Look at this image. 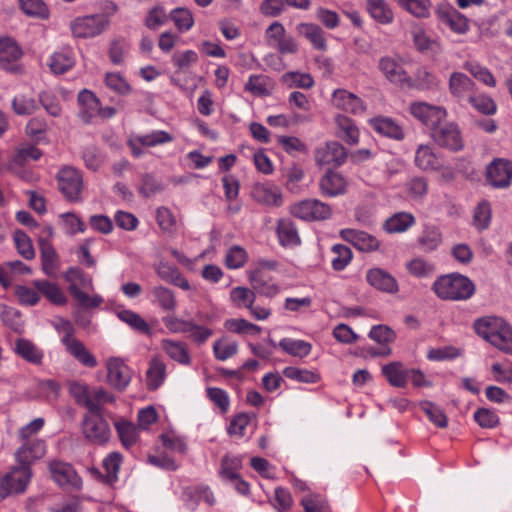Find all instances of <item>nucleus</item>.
<instances>
[{"mask_svg":"<svg viewBox=\"0 0 512 512\" xmlns=\"http://www.w3.org/2000/svg\"><path fill=\"white\" fill-rule=\"evenodd\" d=\"M478 336L500 351L512 355V327L498 316H484L474 322Z\"/></svg>","mask_w":512,"mask_h":512,"instance_id":"1","label":"nucleus"},{"mask_svg":"<svg viewBox=\"0 0 512 512\" xmlns=\"http://www.w3.org/2000/svg\"><path fill=\"white\" fill-rule=\"evenodd\" d=\"M44 455L43 450H16L15 459L18 465L3 474L11 495L23 494L32 478L31 464Z\"/></svg>","mask_w":512,"mask_h":512,"instance_id":"2","label":"nucleus"},{"mask_svg":"<svg viewBox=\"0 0 512 512\" xmlns=\"http://www.w3.org/2000/svg\"><path fill=\"white\" fill-rule=\"evenodd\" d=\"M432 289L442 300L461 301L472 297L475 285L468 277L452 273L439 277Z\"/></svg>","mask_w":512,"mask_h":512,"instance_id":"3","label":"nucleus"},{"mask_svg":"<svg viewBox=\"0 0 512 512\" xmlns=\"http://www.w3.org/2000/svg\"><path fill=\"white\" fill-rule=\"evenodd\" d=\"M290 213L305 221H322L331 217L332 208L318 199H305L293 204Z\"/></svg>","mask_w":512,"mask_h":512,"instance_id":"4","label":"nucleus"},{"mask_svg":"<svg viewBox=\"0 0 512 512\" xmlns=\"http://www.w3.org/2000/svg\"><path fill=\"white\" fill-rule=\"evenodd\" d=\"M109 26V19L102 14L88 15L74 19L70 28L77 38L96 37L103 33Z\"/></svg>","mask_w":512,"mask_h":512,"instance_id":"5","label":"nucleus"},{"mask_svg":"<svg viewBox=\"0 0 512 512\" xmlns=\"http://www.w3.org/2000/svg\"><path fill=\"white\" fill-rule=\"evenodd\" d=\"M313 155L317 166L331 165L334 168L342 166L348 158L347 150L337 141L320 144L315 148Z\"/></svg>","mask_w":512,"mask_h":512,"instance_id":"6","label":"nucleus"},{"mask_svg":"<svg viewBox=\"0 0 512 512\" xmlns=\"http://www.w3.org/2000/svg\"><path fill=\"white\" fill-rule=\"evenodd\" d=\"M58 187L66 200L70 202H80L83 189V178L81 173L72 168L65 167L57 175Z\"/></svg>","mask_w":512,"mask_h":512,"instance_id":"7","label":"nucleus"},{"mask_svg":"<svg viewBox=\"0 0 512 512\" xmlns=\"http://www.w3.org/2000/svg\"><path fill=\"white\" fill-rule=\"evenodd\" d=\"M431 137L437 145L453 152L463 149L461 131L455 123H440L431 131Z\"/></svg>","mask_w":512,"mask_h":512,"instance_id":"8","label":"nucleus"},{"mask_svg":"<svg viewBox=\"0 0 512 512\" xmlns=\"http://www.w3.org/2000/svg\"><path fill=\"white\" fill-rule=\"evenodd\" d=\"M83 433L95 445H104L110 435L103 413H87L83 419Z\"/></svg>","mask_w":512,"mask_h":512,"instance_id":"9","label":"nucleus"},{"mask_svg":"<svg viewBox=\"0 0 512 512\" xmlns=\"http://www.w3.org/2000/svg\"><path fill=\"white\" fill-rule=\"evenodd\" d=\"M49 471L58 485L75 490L82 488V479L71 464L53 460L49 462Z\"/></svg>","mask_w":512,"mask_h":512,"instance_id":"10","label":"nucleus"},{"mask_svg":"<svg viewBox=\"0 0 512 512\" xmlns=\"http://www.w3.org/2000/svg\"><path fill=\"white\" fill-rule=\"evenodd\" d=\"M486 181L494 188H507L512 182V161L497 158L486 169Z\"/></svg>","mask_w":512,"mask_h":512,"instance_id":"11","label":"nucleus"},{"mask_svg":"<svg viewBox=\"0 0 512 512\" xmlns=\"http://www.w3.org/2000/svg\"><path fill=\"white\" fill-rule=\"evenodd\" d=\"M410 113L429 127L431 131L446 118V110L440 106L430 105L426 102H414L410 105Z\"/></svg>","mask_w":512,"mask_h":512,"instance_id":"12","label":"nucleus"},{"mask_svg":"<svg viewBox=\"0 0 512 512\" xmlns=\"http://www.w3.org/2000/svg\"><path fill=\"white\" fill-rule=\"evenodd\" d=\"M348 181L338 171L328 169L319 179L318 188L322 196L335 198L347 192Z\"/></svg>","mask_w":512,"mask_h":512,"instance_id":"13","label":"nucleus"},{"mask_svg":"<svg viewBox=\"0 0 512 512\" xmlns=\"http://www.w3.org/2000/svg\"><path fill=\"white\" fill-rule=\"evenodd\" d=\"M378 69L391 83L405 87L410 85V76L396 58L383 56L378 61Z\"/></svg>","mask_w":512,"mask_h":512,"instance_id":"14","label":"nucleus"},{"mask_svg":"<svg viewBox=\"0 0 512 512\" xmlns=\"http://www.w3.org/2000/svg\"><path fill=\"white\" fill-rule=\"evenodd\" d=\"M107 381L115 389L124 390L131 381V370L120 358L107 361Z\"/></svg>","mask_w":512,"mask_h":512,"instance_id":"15","label":"nucleus"},{"mask_svg":"<svg viewBox=\"0 0 512 512\" xmlns=\"http://www.w3.org/2000/svg\"><path fill=\"white\" fill-rule=\"evenodd\" d=\"M251 197L257 203L265 206L280 207L283 197L280 190L269 183H256L251 190Z\"/></svg>","mask_w":512,"mask_h":512,"instance_id":"16","label":"nucleus"},{"mask_svg":"<svg viewBox=\"0 0 512 512\" xmlns=\"http://www.w3.org/2000/svg\"><path fill=\"white\" fill-rule=\"evenodd\" d=\"M367 282L375 289L395 294L399 291V285L395 277L381 268L369 269L366 273Z\"/></svg>","mask_w":512,"mask_h":512,"instance_id":"17","label":"nucleus"},{"mask_svg":"<svg viewBox=\"0 0 512 512\" xmlns=\"http://www.w3.org/2000/svg\"><path fill=\"white\" fill-rule=\"evenodd\" d=\"M340 236L347 242L351 243L356 249L363 252L375 251L379 248V241L371 234L365 231L355 229H343Z\"/></svg>","mask_w":512,"mask_h":512,"instance_id":"18","label":"nucleus"},{"mask_svg":"<svg viewBox=\"0 0 512 512\" xmlns=\"http://www.w3.org/2000/svg\"><path fill=\"white\" fill-rule=\"evenodd\" d=\"M370 127L378 134L401 141L405 134L402 127L392 118L387 116H375L368 120Z\"/></svg>","mask_w":512,"mask_h":512,"instance_id":"19","label":"nucleus"},{"mask_svg":"<svg viewBox=\"0 0 512 512\" xmlns=\"http://www.w3.org/2000/svg\"><path fill=\"white\" fill-rule=\"evenodd\" d=\"M14 353L26 362L40 366L43 363L44 351L27 338H17L13 347Z\"/></svg>","mask_w":512,"mask_h":512,"instance_id":"20","label":"nucleus"},{"mask_svg":"<svg viewBox=\"0 0 512 512\" xmlns=\"http://www.w3.org/2000/svg\"><path fill=\"white\" fill-rule=\"evenodd\" d=\"M333 105L343 111L358 114L365 111V105L361 98L344 89H337L332 97Z\"/></svg>","mask_w":512,"mask_h":512,"instance_id":"21","label":"nucleus"},{"mask_svg":"<svg viewBox=\"0 0 512 512\" xmlns=\"http://www.w3.org/2000/svg\"><path fill=\"white\" fill-rule=\"evenodd\" d=\"M443 242V234L440 228L434 224H424L417 237L419 249L425 253L435 251Z\"/></svg>","mask_w":512,"mask_h":512,"instance_id":"22","label":"nucleus"},{"mask_svg":"<svg viewBox=\"0 0 512 512\" xmlns=\"http://www.w3.org/2000/svg\"><path fill=\"white\" fill-rule=\"evenodd\" d=\"M476 85L467 75L461 72H453L449 78V92L459 100L475 93Z\"/></svg>","mask_w":512,"mask_h":512,"instance_id":"23","label":"nucleus"},{"mask_svg":"<svg viewBox=\"0 0 512 512\" xmlns=\"http://www.w3.org/2000/svg\"><path fill=\"white\" fill-rule=\"evenodd\" d=\"M22 56L17 43L10 38L0 39V67L7 71L15 69V62Z\"/></svg>","mask_w":512,"mask_h":512,"instance_id":"24","label":"nucleus"},{"mask_svg":"<svg viewBox=\"0 0 512 512\" xmlns=\"http://www.w3.org/2000/svg\"><path fill=\"white\" fill-rule=\"evenodd\" d=\"M299 35L307 39L314 49L319 51L327 50V41L323 29L314 23H300L297 25Z\"/></svg>","mask_w":512,"mask_h":512,"instance_id":"25","label":"nucleus"},{"mask_svg":"<svg viewBox=\"0 0 512 512\" xmlns=\"http://www.w3.org/2000/svg\"><path fill=\"white\" fill-rule=\"evenodd\" d=\"M161 348L173 361L184 366L191 364V356L185 342L163 339Z\"/></svg>","mask_w":512,"mask_h":512,"instance_id":"26","label":"nucleus"},{"mask_svg":"<svg viewBox=\"0 0 512 512\" xmlns=\"http://www.w3.org/2000/svg\"><path fill=\"white\" fill-rule=\"evenodd\" d=\"M78 104L80 106L79 116L80 118L89 123L91 119L97 115V111L100 110V101L96 95L89 90H82L78 94Z\"/></svg>","mask_w":512,"mask_h":512,"instance_id":"27","label":"nucleus"},{"mask_svg":"<svg viewBox=\"0 0 512 512\" xmlns=\"http://www.w3.org/2000/svg\"><path fill=\"white\" fill-rule=\"evenodd\" d=\"M415 165L421 170H438L441 167L439 157L430 145L421 144L415 151Z\"/></svg>","mask_w":512,"mask_h":512,"instance_id":"28","label":"nucleus"},{"mask_svg":"<svg viewBox=\"0 0 512 512\" xmlns=\"http://www.w3.org/2000/svg\"><path fill=\"white\" fill-rule=\"evenodd\" d=\"M438 16L442 23L449 26V28L456 33L463 34L469 29L467 18L454 8L447 7L440 9Z\"/></svg>","mask_w":512,"mask_h":512,"instance_id":"29","label":"nucleus"},{"mask_svg":"<svg viewBox=\"0 0 512 512\" xmlns=\"http://www.w3.org/2000/svg\"><path fill=\"white\" fill-rule=\"evenodd\" d=\"M337 136L349 145H356L359 142V129L354 121L344 115L335 117Z\"/></svg>","mask_w":512,"mask_h":512,"instance_id":"30","label":"nucleus"},{"mask_svg":"<svg viewBox=\"0 0 512 512\" xmlns=\"http://www.w3.org/2000/svg\"><path fill=\"white\" fill-rule=\"evenodd\" d=\"M166 378V364L158 357H153L149 361V367L146 371V386L148 390L158 389Z\"/></svg>","mask_w":512,"mask_h":512,"instance_id":"31","label":"nucleus"},{"mask_svg":"<svg viewBox=\"0 0 512 512\" xmlns=\"http://www.w3.org/2000/svg\"><path fill=\"white\" fill-rule=\"evenodd\" d=\"M155 271L163 281L173 284L183 290L190 289L188 280L182 276L177 267L164 262H160L156 266Z\"/></svg>","mask_w":512,"mask_h":512,"instance_id":"32","label":"nucleus"},{"mask_svg":"<svg viewBox=\"0 0 512 512\" xmlns=\"http://www.w3.org/2000/svg\"><path fill=\"white\" fill-rule=\"evenodd\" d=\"M249 281L254 292L266 297H273L279 292V287L272 283L260 269L250 272Z\"/></svg>","mask_w":512,"mask_h":512,"instance_id":"33","label":"nucleus"},{"mask_svg":"<svg viewBox=\"0 0 512 512\" xmlns=\"http://www.w3.org/2000/svg\"><path fill=\"white\" fill-rule=\"evenodd\" d=\"M277 235L280 244L284 247H295L301 243L298 230L292 221L285 219L278 220Z\"/></svg>","mask_w":512,"mask_h":512,"instance_id":"34","label":"nucleus"},{"mask_svg":"<svg viewBox=\"0 0 512 512\" xmlns=\"http://www.w3.org/2000/svg\"><path fill=\"white\" fill-rule=\"evenodd\" d=\"M382 373L394 387H405L408 381V370L398 361L388 363L382 367Z\"/></svg>","mask_w":512,"mask_h":512,"instance_id":"35","label":"nucleus"},{"mask_svg":"<svg viewBox=\"0 0 512 512\" xmlns=\"http://www.w3.org/2000/svg\"><path fill=\"white\" fill-rule=\"evenodd\" d=\"M40 253H41V261H42V269L46 275L52 276L55 271L58 269V255L53 248L52 244L43 239H39Z\"/></svg>","mask_w":512,"mask_h":512,"instance_id":"36","label":"nucleus"},{"mask_svg":"<svg viewBox=\"0 0 512 512\" xmlns=\"http://www.w3.org/2000/svg\"><path fill=\"white\" fill-rule=\"evenodd\" d=\"M153 303L160 307L163 311L174 312L177 307V300L174 292L162 285L154 286L151 289Z\"/></svg>","mask_w":512,"mask_h":512,"instance_id":"37","label":"nucleus"},{"mask_svg":"<svg viewBox=\"0 0 512 512\" xmlns=\"http://www.w3.org/2000/svg\"><path fill=\"white\" fill-rule=\"evenodd\" d=\"M274 82L266 75H251L245 84V90L254 96L265 97L271 94Z\"/></svg>","mask_w":512,"mask_h":512,"instance_id":"38","label":"nucleus"},{"mask_svg":"<svg viewBox=\"0 0 512 512\" xmlns=\"http://www.w3.org/2000/svg\"><path fill=\"white\" fill-rule=\"evenodd\" d=\"M415 224V217L411 213L398 212L389 217L384 223V229L388 233H401Z\"/></svg>","mask_w":512,"mask_h":512,"instance_id":"39","label":"nucleus"},{"mask_svg":"<svg viewBox=\"0 0 512 512\" xmlns=\"http://www.w3.org/2000/svg\"><path fill=\"white\" fill-rule=\"evenodd\" d=\"M69 393L74 398L75 402L83 406L90 413L91 410H96V406L92 403V391L86 384L73 381L69 385Z\"/></svg>","mask_w":512,"mask_h":512,"instance_id":"40","label":"nucleus"},{"mask_svg":"<svg viewBox=\"0 0 512 512\" xmlns=\"http://www.w3.org/2000/svg\"><path fill=\"white\" fill-rule=\"evenodd\" d=\"M39 293L46 297L51 303L63 305L67 299L61 289L54 283L47 280H36L33 282Z\"/></svg>","mask_w":512,"mask_h":512,"instance_id":"41","label":"nucleus"},{"mask_svg":"<svg viewBox=\"0 0 512 512\" xmlns=\"http://www.w3.org/2000/svg\"><path fill=\"white\" fill-rule=\"evenodd\" d=\"M175 451L176 450H155L153 454L148 456V462L162 469L175 470L179 463Z\"/></svg>","mask_w":512,"mask_h":512,"instance_id":"42","label":"nucleus"},{"mask_svg":"<svg viewBox=\"0 0 512 512\" xmlns=\"http://www.w3.org/2000/svg\"><path fill=\"white\" fill-rule=\"evenodd\" d=\"M242 458L227 454L220 463L218 475L223 482L240 475Z\"/></svg>","mask_w":512,"mask_h":512,"instance_id":"43","label":"nucleus"},{"mask_svg":"<svg viewBox=\"0 0 512 512\" xmlns=\"http://www.w3.org/2000/svg\"><path fill=\"white\" fill-rule=\"evenodd\" d=\"M74 63L75 61L71 50L64 49L62 51L55 52L50 57V62L48 65L53 73L63 74L71 69Z\"/></svg>","mask_w":512,"mask_h":512,"instance_id":"44","label":"nucleus"},{"mask_svg":"<svg viewBox=\"0 0 512 512\" xmlns=\"http://www.w3.org/2000/svg\"><path fill=\"white\" fill-rule=\"evenodd\" d=\"M279 347L293 357L304 358L311 353L312 345L304 340L283 338L278 343Z\"/></svg>","mask_w":512,"mask_h":512,"instance_id":"45","label":"nucleus"},{"mask_svg":"<svg viewBox=\"0 0 512 512\" xmlns=\"http://www.w3.org/2000/svg\"><path fill=\"white\" fill-rule=\"evenodd\" d=\"M368 11L373 19L381 24H390L394 15L384 0H368Z\"/></svg>","mask_w":512,"mask_h":512,"instance_id":"46","label":"nucleus"},{"mask_svg":"<svg viewBox=\"0 0 512 512\" xmlns=\"http://www.w3.org/2000/svg\"><path fill=\"white\" fill-rule=\"evenodd\" d=\"M117 317L135 331L145 335L151 334L149 324L138 313L124 309L117 312Z\"/></svg>","mask_w":512,"mask_h":512,"instance_id":"47","label":"nucleus"},{"mask_svg":"<svg viewBox=\"0 0 512 512\" xmlns=\"http://www.w3.org/2000/svg\"><path fill=\"white\" fill-rule=\"evenodd\" d=\"M66 351L85 367L94 368L98 364L95 356L80 340L66 347Z\"/></svg>","mask_w":512,"mask_h":512,"instance_id":"48","label":"nucleus"},{"mask_svg":"<svg viewBox=\"0 0 512 512\" xmlns=\"http://www.w3.org/2000/svg\"><path fill=\"white\" fill-rule=\"evenodd\" d=\"M42 152L33 145H21L15 152L11 163L14 166L24 167L31 161H37L41 158Z\"/></svg>","mask_w":512,"mask_h":512,"instance_id":"49","label":"nucleus"},{"mask_svg":"<svg viewBox=\"0 0 512 512\" xmlns=\"http://www.w3.org/2000/svg\"><path fill=\"white\" fill-rule=\"evenodd\" d=\"M403 10L417 18H427L430 15V0H395Z\"/></svg>","mask_w":512,"mask_h":512,"instance_id":"50","label":"nucleus"},{"mask_svg":"<svg viewBox=\"0 0 512 512\" xmlns=\"http://www.w3.org/2000/svg\"><path fill=\"white\" fill-rule=\"evenodd\" d=\"M438 85L439 79L434 74L425 68H420L417 70L414 79L410 77V85H406L405 87L430 90L436 88Z\"/></svg>","mask_w":512,"mask_h":512,"instance_id":"51","label":"nucleus"},{"mask_svg":"<svg viewBox=\"0 0 512 512\" xmlns=\"http://www.w3.org/2000/svg\"><path fill=\"white\" fill-rule=\"evenodd\" d=\"M331 265L335 271H342L351 262L353 254L351 249L343 244H335L332 246Z\"/></svg>","mask_w":512,"mask_h":512,"instance_id":"52","label":"nucleus"},{"mask_svg":"<svg viewBox=\"0 0 512 512\" xmlns=\"http://www.w3.org/2000/svg\"><path fill=\"white\" fill-rule=\"evenodd\" d=\"M116 429L124 446L128 447L134 445L137 442L140 428L134 423L121 420L116 423Z\"/></svg>","mask_w":512,"mask_h":512,"instance_id":"53","label":"nucleus"},{"mask_svg":"<svg viewBox=\"0 0 512 512\" xmlns=\"http://www.w3.org/2000/svg\"><path fill=\"white\" fill-rule=\"evenodd\" d=\"M465 70H467L475 79L484 83L489 87L496 86V80L488 68L481 66L475 61H467L464 64Z\"/></svg>","mask_w":512,"mask_h":512,"instance_id":"54","label":"nucleus"},{"mask_svg":"<svg viewBox=\"0 0 512 512\" xmlns=\"http://www.w3.org/2000/svg\"><path fill=\"white\" fill-rule=\"evenodd\" d=\"M468 102L473 108L484 115H493L496 113L497 106L495 101L485 94L476 95L474 93L473 95H469Z\"/></svg>","mask_w":512,"mask_h":512,"instance_id":"55","label":"nucleus"},{"mask_svg":"<svg viewBox=\"0 0 512 512\" xmlns=\"http://www.w3.org/2000/svg\"><path fill=\"white\" fill-rule=\"evenodd\" d=\"M13 240L18 253L26 260H31L35 257V251L32 241L29 236L22 230H16L13 235Z\"/></svg>","mask_w":512,"mask_h":512,"instance_id":"56","label":"nucleus"},{"mask_svg":"<svg viewBox=\"0 0 512 512\" xmlns=\"http://www.w3.org/2000/svg\"><path fill=\"white\" fill-rule=\"evenodd\" d=\"M224 327L236 334H259L261 332V327L245 319H227Z\"/></svg>","mask_w":512,"mask_h":512,"instance_id":"57","label":"nucleus"},{"mask_svg":"<svg viewBox=\"0 0 512 512\" xmlns=\"http://www.w3.org/2000/svg\"><path fill=\"white\" fill-rule=\"evenodd\" d=\"M12 109L17 115L27 116L33 114L38 109V104L32 97L18 95L12 100Z\"/></svg>","mask_w":512,"mask_h":512,"instance_id":"58","label":"nucleus"},{"mask_svg":"<svg viewBox=\"0 0 512 512\" xmlns=\"http://www.w3.org/2000/svg\"><path fill=\"white\" fill-rule=\"evenodd\" d=\"M255 292L246 287L238 286L231 290L230 299L239 308H249L255 302Z\"/></svg>","mask_w":512,"mask_h":512,"instance_id":"59","label":"nucleus"},{"mask_svg":"<svg viewBox=\"0 0 512 512\" xmlns=\"http://www.w3.org/2000/svg\"><path fill=\"white\" fill-rule=\"evenodd\" d=\"M173 136L163 130L152 131L149 134L138 136L137 141L142 146L154 147L157 145L169 143L173 141Z\"/></svg>","mask_w":512,"mask_h":512,"instance_id":"60","label":"nucleus"},{"mask_svg":"<svg viewBox=\"0 0 512 512\" xmlns=\"http://www.w3.org/2000/svg\"><path fill=\"white\" fill-rule=\"evenodd\" d=\"M21 10L28 16L47 18L48 8L42 0H19Z\"/></svg>","mask_w":512,"mask_h":512,"instance_id":"61","label":"nucleus"},{"mask_svg":"<svg viewBox=\"0 0 512 512\" xmlns=\"http://www.w3.org/2000/svg\"><path fill=\"white\" fill-rule=\"evenodd\" d=\"M282 81L290 86L303 89H309L314 85V80L308 73L287 72L282 76Z\"/></svg>","mask_w":512,"mask_h":512,"instance_id":"62","label":"nucleus"},{"mask_svg":"<svg viewBox=\"0 0 512 512\" xmlns=\"http://www.w3.org/2000/svg\"><path fill=\"white\" fill-rule=\"evenodd\" d=\"M248 258L246 250L238 245L232 246L225 258L226 266L230 269H238L244 266Z\"/></svg>","mask_w":512,"mask_h":512,"instance_id":"63","label":"nucleus"},{"mask_svg":"<svg viewBox=\"0 0 512 512\" xmlns=\"http://www.w3.org/2000/svg\"><path fill=\"white\" fill-rule=\"evenodd\" d=\"M305 512H330L325 498L320 494H309L301 500Z\"/></svg>","mask_w":512,"mask_h":512,"instance_id":"64","label":"nucleus"}]
</instances>
